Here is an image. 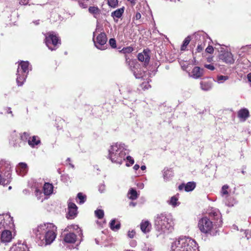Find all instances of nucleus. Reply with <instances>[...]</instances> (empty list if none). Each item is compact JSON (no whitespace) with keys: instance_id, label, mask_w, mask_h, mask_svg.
I'll return each mask as SVG.
<instances>
[{"instance_id":"obj_23","label":"nucleus","mask_w":251,"mask_h":251,"mask_svg":"<svg viewBox=\"0 0 251 251\" xmlns=\"http://www.w3.org/2000/svg\"><path fill=\"white\" fill-rule=\"evenodd\" d=\"M221 216L219 211H212L209 213V217L208 218H202L201 220H209L211 219L212 220H218L221 218Z\"/></svg>"},{"instance_id":"obj_8","label":"nucleus","mask_w":251,"mask_h":251,"mask_svg":"<svg viewBox=\"0 0 251 251\" xmlns=\"http://www.w3.org/2000/svg\"><path fill=\"white\" fill-rule=\"evenodd\" d=\"M30 134L26 132H24L20 134V138L15 139L13 141V145L15 147H21L26 144L28 142Z\"/></svg>"},{"instance_id":"obj_63","label":"nucleus","mask_w":251,"mask_h":251,"mask_svg":"<svg viewBox=\"0 0 251 251\" xmlns=\"http://www.w3.org/2000/svg\"><path fill=\"white\" fill-rule=\"evenodd\" d=\"M140 166L138 164H135L134 167H133V169L135 170H137L139 169Z\"/></svg>"},{"instance_id":"obj_52","label":"nucleus","mask_w":251,"mask_h":251,"mask_svg":"<svg viewBox=\"0 0 251 251\" xmlns=\"http://www.w3.org/2000/svg\"><path fill=\"white\" fill-rule=\"evenodd\" d=\"M29 0H20L19 4L21 5H25L28 3Z\"/></svg>"},{"instance_id":"obj_20","label":"nucleus","mask_w":251,"mask_h":251,"mask_svg":"<svg viewBox=\"0 0 251 251\" xmlns=\"http://www.w3.org/2000/svg\"><path fill=\"white\" fill-rule=\"evenodd\" d=\"M28 144L31 148H34L36 146L41 144V141L38 136L34 135L31 137H29Z\"/></svg>"},{"instance_id":"obj_18","label":"nucleus","mask_w":251,"mask_h":251,"mask_svg":"<svg viewBox=\"0 0 251 251\" xmlns=\"http://www.w3.org/2000/svg\"><path fill=\"white\" fill-rule=\"evenodd\" d=\"M191 74L193 78L197 79L203 76V70L199 67L196 66L193 69Z\"/></svg>"},{"instance_id":"obj_24","label":"nucleus","mask_w":251,"mask_h":251,"mask_svg":"<svg viewBox=\"0 0 251 251\" xmlns=\"http://www.w3.org/2000/svg\"><path fill=\"white\" fill-rule=\"evenodd\" d=\"M28 66L29 63L27 61H21L18 67L21 70L20 73L24 74H25L26 73H28Z\"/></svg>"},{"instance_id":"obj_14","label":"nucleus","mask_w":251,"mask_h":251,"mask_svg":"<svg viewBox=\"0 0 251 251\" xmlns=\"http://www.w3.org/2000/svg\"><path fill=\"white\" fill-rule=\"evenodd\" d=\"M201 89L204 91H208L212 87V81L210 78H203L200 82Z\"/></svg>"},{"instance_id":"obj_7","label":"nucleus","mask_w":251,"mask_h":251,"mask_svg":"<svg viewBox=\"0 0 251 251\" xmlns=\"http://www.w3.org/2000/svg\"><path fill=\"white\" fill-rule=\"evenodd\" d=\"M50 227L53 228V224L47 223L38 226L33 229V232L37 237L41 239V235H44L48 228H50Z\"/></svg>"},{"instance_id":"obj_28","label":"nucleus","mask_w":251,"mask_h":251,"mask_svg":"<svg viewBox=\"0 0 251 251\" xmlns=\"http://www.w3.org/2000/svg\"><path fill=\"white\" fill-rule=\"evenodd\" d=\"M109 226L111 230L116 231L120 228L121 224L119 221H111Z\"/></svg>"},{"instance_id":"obj_59","label":"nucleus","mask_w":251,"mask_h":251,"mask_svg":"<svg viewBox=\"0 0 251 251\" xmlns=\"http://www.w3.org/2000/svg\"><path fill=\"white\" fill-rule=\"evenodd\" d=\"M142 85H143L144 88H146V89H148V87L149 86H150V85L149 84H148V83H143Z\"/></svg>"},{"instance_id":"obj_30","label":"nucleus","mask_w":251,"mask_h":251,"mask_svg":"<svg viewBox=\"0 0 251 251\" xmlns=\"http://www.w3.org/2000/svg\"><path fill=\"white\" fill-rule=\"evenodd\" d=\"M127 195L128 198L131 200H136L139 196L136 190L132 188L129 190Z\"/></svg>"},{"instance_id":"obj_36","label":"nucleus","mask_w":251,"mask_h":251,"mask_svg":"<svg viewBox=\"0 0 251 251\" xmlns=\"http://www.w3.org/2000/svg\"><path fill=\"white\" fill-rule=\"evenodd\" d=\"M133 50L134 49L132 47L129 46L123 48L122 50H120V52L126 54L132 52Z\"/></svg>"},{"instance_id":"obj_38","label":"nucleus","mask_w":251,"mask_h":251,"mask_svg":"<svg viewBox=\"0 0 251 251\" xmlns=\"http://www.w3.org/2000/svg\"><path fill=\"white\" fill-rule=\"evenodd\" d=\"M9 219H13L9 213L2 214L0 215V220H9Z\"/></svg>"},{"instance_id":"obj_15","label":"nucleus","mask_w":251,"mask_h":251,"mask_svg":"<svg viewBox=\"0 0 251 251\" xmlns=\"http://www.w3.org/2000/svg\"><path fill=\"white\" fill-rule=\"evenodd\" d=\"M12 179L11 175H3L0 173V185L3 186H6L11 183Z\"/></svg>"},{"instance_id":"obj_27","label":"nucleus","mask_w":251,"mask_h":251,"mask_svg":"<svg viewBox=\"0 0 251 251\" xmlns=\"http://www.w3.org/2000/svg\"><path fill=\"white\" fill-rule=\"evenodd\" d=\"M87 200V196L86 195L83 194L81 192H79L77 194L76 198V202L79 204H82L84 203Z\"/></svg>"},{"instance_id":"obj_13","label":"nucleus","mask_w":251,"mask_h":251,"mask_svg":"<svg viewBox=\"0 0 251 251\" xmlns=\"http://www.w3.org/2000/svg\"><path fill=\"white\" fill-rule=\"evenodd\" d=\"M11 166L10 164L4 160L0 161V173L3 175H11Z\"/></svg>"},{"instance_id":"obj_35","label":"nucleus","mask_w":251,"mask_h":251,"mask_svg":"<svg viewBox=\"0 0 251 251\" xmlns=\"http://www.w3.org/2000/svg\"><path fill=\"white\" fill-rule=\"evenodd\" d=\"M95 215L97 218L101 219L103 218L104 211L102 209H97L95 211Z\"/></svg>"},{"instance_id":"obj_41","label":"nucleus","mask_w":251,"mask_h":251,"mask_svg":"<svg viewBox=\"0 0 251 251\" xmlns=\"http://www.w3.org/2000/svg\"><path fill=\"white\" fill-rule=\"evenodd\" d=\"M228 188L229 187L227 185H225L222 187L221 193L223 195H227L228 194L227 191Z\"/></svg>"},{"instance_id":"obj_5","label":"nucleus","mask_w":251,"mask_h":251,"mask_svg":"<svg viewBox=\"0 0 251 251\" xmlns=\"http://www.w3.org/2000/svg\"><path fill=\"white\" fill-rule=\"evenodd\" d=\"M219 225L218 226L215 222L213 223L212 221H199L198 226L201 232L204 233H208L212 230L216 229Z\"/></svg>"},{"instance_id":"obj_46","label":"nucleus","mask_w":251,"mask_h":251,"mask_svg":"<svg viewBox=\"0 0 251 251\" xmlns=\"http://www.w3.org/2000/svg\"><path fill=\"white\" fill-rule=\"evenodd\" d=\"M135 234L134 230H129L127 233V236L130 238H133Z\"/></svg>"},{"instance_id":"obj_33","label":"nucleus","mask_w":251,"mask_h":251,"mask_svg":"<svg viewBox=\"0 0 251 251\" xmlns=\"http://www.w3.org/2000/svg\"><path fill=\"white\" fill-rule=\"evenodd\" d=\"M179 194H177L176 195L171 197L169 203L173 206L174 207L176 206L177 205V201L178 200Z\"/></svg>"},{"instance_id":"obj_43","label":"nucleus","mask_w":251,"mask_h":251,"mask_svg":"<svg viewBox=\"0 0 251 251\" xmlns=\"http://www.w3.org/2000/svg\"><path fill=\"white\" fill-rule=\"evenodd\" d=\"M126 158L127 160L130 163V164H128L127 163H126V165L127 166H129L132 165H133L134 164V160L130 156H127L126 157Z\"/></svg>"},{"instance_id":"obj_39","label":"nucleus","mask_w":251,"mask_h":251,"mask_svg":"<svg viewBox=\"0 0 251 251\" xmlns=\"http://www.w3.org/2000/svg\"><path fill=\"white\" fill-rule=\"evenodd\" d=\"M68 228L70 229L73 228V229L75 230L79 229V230L77 231V232L79 234V235L82 234V231L80 229H79V227L77 225H73L70 226H68Z\"/></svg>"},{"instance_id":"obj_57","label":"nucleus","mask_w":251,"mask_h":251,"mask_svg":"<svg viewBox=\"0 0 251 251\" xmlns=\"http://www.w3.org/2000/svg\"><path fill=\"white\" fill-rule=\"evenodd\" d=\"M8 222V224L10 226V228L13 227L14 226V225L13 223V221H7Z\"/></svg>"},{"instance_id":"obj_61","label":"nucleus","mask_w":251,"mask_h":251,"mask_svg":"<svg viewBox=\"0 0 251 251\" xmlns=\"http://www.w3.org/2000/svg\"><path fill=\"white\" fill-rule=\"evenodd\" d=\"M247 78H248L249 81L251 82V73L248 74Z\"/></svg>"},{"instance_id":"obj_22","label":"nucleus","mask_w":251,"mask_h":251,"mask_svg":"<svg viewBox=\"0 0 251 251\" xmlns=\"http://www.w3.org/2000/svg\"><path fill=\"white\" fill-rule=\"evenodd\" d=\"M21 70H20V68H18L17 70V82L19 86L22 85L24 82L25 80V78L26 77V75L25 74H20Z\"/></svg>"},{"instance_id":"obj_50","label":"nucleus","mask_w":251,"mask_h":251,"mask_svg":"<svg viewBox=\"0 0 251 251\" xmlns=\"http://www.w3.org/2000/svg\"><path fill=\"white\" fill-rule=\"evenodd\" d=\"M83 1H78L79 6L83 8H86L87 7V5Z\"/></svg>"},{"instance_id":"obj_49","label":"nucleus","mask_w":251,"mask_h":251,"mask_svg":"<svg viewBox=\"0 0 251 251\" xmlns=\"http://www.w3.org/2000/svg\"><path fill=\"white\" fill-rule=\"evenodd\" d=\"M204 67L211 71H213L215 70L214 66L212 64H205L204 65Z\"/></svg>"},{"instance_id":"obj_53","label":"nucleus","mask_w":251,"mask_h":251,"mask_svg":"<svg viewBox=\"0 0 251 251\" xmlns=\"http://www.w3.org/2000/svg\"><path fill=\"white\" fill-rule=\"evenodd\" d=\"M141 18V14L139 12H136L134 19L136 20H138L140 19Z\"/></svg>"},{"instance_id":"obj_44","label":"nucleus","mask_w":251,"mask_h":251,"mask_svg":"<svg viewBox=\"0 0 251 251\" xmlns=\"http://www.w3.org/2000/svg\"><path fill=\"white\" fill-rule=\"evenodd\" d=\"M143 251H152L153 248L151 245L145 244L143 249Z\"/></svg>"},{"instance_id":"obj_64","label":"nucleus","mask_w":251,"mask_h":251,"mask_svg":"<svg viewBox=\"0 0 251 251\" xmlns=\"http://www.w3.org/2000/svg\"><path fill=\"white\" fill-rule=\"evenodd\" d=\"M213 60V57H208L207 58V61L208 62H210Z\"/></svg>"},{"instance_id":"obj_17","label":"nucleus","mask_w":251,"mask_h":251,"mask_svg":"<svg viewBox=\"0 0 251 251\" xmlns=\"http://www.w3.org/2000/svg\"><path fill=\"white\" fill-rule=\"evenodd\" d=\"M63 240L66 243H74L76 240V236L75 233L70 232L64 234Z\"/></svg>"},{"instance_id":"obj_32","label":"nucleus","mask_w":251,"mask_h":251,"mask_svg":"<svg viewBox=\"0 0 251 251\" xmlns=\"http://www.w3.org/2000/svg\"><path fill=\"white\" fill-rule=\"evenodd\" d=\"M88 11L93 14L95 17H96V15H99L100 12L97 6H90L88 8Z\"/></svg>"},{"instance_id":"obj_51","label":"nucleus","mask_w":251,"mask_h":251,"mask_svg":"<svg viewBox=\"0 0 251 251\" xmlns=\"http://www.w3.org/2000/svg\"><path fill=\"white\" fill-rule=\"evenodd\" d=\"M203 50V47L202 45H199L196 49V51L197 52H201Z\"/></svg>"},{"instance_id":"obj_25","label":"nucleus","mask_w":251,"mask_h":251,"mask_svg":"<svg viewBox=\"0 0 251 251\" xmlns=\"http://www.w3.org/2000/svg\"><path fill=\"white\" fill-rule=\"evenodd\" d=\"M124 7H123L122 8H119L111 13V16L113 18L114 20H115L116 18L119 19L122 16L124 12Z\"/></svg>"},{"instance_id":"obj_31","label":"nucleus","mask_w":251,"mask_h":251,"mask_svg":"<svg viewBox=\"0 0 251 251\" xmlns=\"http://www.w3.org/2000/svg\"><path fill=\"white\" fill-rule=\"evenodd\" d=\"M196 186V183L193 181L187 182L185 185V191L186 192H190L193 191Z\"/></svg>"},{"instance_id":"obj_4","label":"nucleus","mask_w":251,"mask_h":251,"mask_svg":"<svg viewBox=\"0 0 251 251\" xmlns=\"http://www.w3.org/2000/svg\"><path fill=\"white\" fill-rule=\"evenodd\" d=\"M154 225L157 230L164 233L171 232L174 229L173 221H155Z\"/></svg>"},{"instance_id":"obj_54","label":"nucleus","mask_w":251,"mask_h":251,"mask_svg":"<svg viewBox=\"0 0 251 251\" xmlns=\"http://www.w3.org/2000/svg\"><path fill=\"white\" fill-rule=\"evenodd\" d=\"M171 172L170 170H167L166 171H164V174H163V176H164V178H166L167 179L168 178V174Z\"/></svg>"},{"instance_id":"obj_11","label":"nucleus","mask_w":251,"mask_h":251,"mask_svg":"<svg viewBox=\"0 0 251 251\" xmlns=\"http://www.w3.org/2000/svg\"><path fill=\"white\" fill-rule=\"evenodd\" d=\"M149 50H144L140 53H139L137 56L138 59L139 61L144 62V66L147 67L150 61Z\"/></svg>"},{"instance_id":"obj_6","label":"nucleus","mask_w":251,"mask_h":251,"mask_svg":"<svg viewBox=\"0 0 251 251\" xmlns=\"http://www.w3.org/2000/svg\"><path fill=\"white\" fill-rule=\"evenodd\" d=\"M56 228V227L54 225L53 228L52 227H50V228H48L43 238V240L45 241V245L50 244L55 240L56 236L55 233Z\"/></svg>"},{"instance_id":"obj_9","label":"nucleus","mask_w":251,"mask_h":251,"mask_svg":"<svg viewBox=\"0 0 251 251\" xmlns=\"http://www.w3.org/2000/svg\"><path fill=\"white\" fill-rule=\"evenodd\" d=\"M219 60L226 64H232L234 62V59L232 53L228 51L221 50L218 55Z\"/></svg>"},{"instance_id":"obj_34","label":"nucleus","mask_w":251,"mask_h":251,"mask_svg":"<svg viewBox=\"0 0 251 251\" xmlns=\"http://www.w3.org/2000/svg\"><path fill=\"white\" fill-rule=\"evenodd\" d=\"M191 41V38L190 36H187L186 37L183 41V44L180 48V50L181 51L185 50L187 48V46L190 43Z\"/></svg>"},{"instance_id":"obj_56","label":"nucleus","mask_w":251,"mask_h":251,"mask_svg":"<svg viewBox=\"0 0 251 251\" xmlns=\"http://www.w3.org/2000/svg\"><path fill=\"white\" fill-rule=\"evenodd\" d=\"M56 122L57 123H62L64 122V120L61 118H59L56 120Z\"/></svg>"},{"instance_id":"obj_16","label":"nucleus","mask_w":251,"mask_h":251,"mask_svg":"<svg viewBox=\"0 0 251 251\" xmlns=\"http://www.w3.org/2000/svg\"><path fill=\"white\" fill-rule=\"evenodd\" d=\"M11 232L9 230H5L1 234V242L2 243H8L12 240Z\"/></svg>"},{"instance_id":"obj_29","label":"nucleus","mask_w":251,"mask_h":251,"mask_svg":"<svg viewBox=\"0 0 251 251\" xmlns=\"http://www.w3.org/2000/svg\"><path fill=\"white\" fill-rule=\"evenodd\" d=\"M126 61L127 65H128L132 71H134L133 69H135L137 66L139 65L138 63L134 60L130 61L128 60L129 58L127 57V55H125Z\"/></svg>"},{"instance_id":"obj_60","label":"nucleus","mask_w":251,"mask_h":251,"mask_svg":"<svg viewBox=\"0 0 251 251\" xmlns=\"http://www.w3.org/2000/svg\"><path fill=\"white\" fill-rule=\"evenodd\" d=\"M158 218L159 219H161L162 220V219H165L166 218V217L163 214H161L159 216H158Z\"/></svg>"},{"instance_id":"obj_62","label":"nucleus","mask_w":251,"mask_h":251,"mask_svg":"<svg viewBox=\"0 0 251 251\" xmlns=\"http://www.w3.org/2000/svg\"><path fill=\"white\" fill-rule=\"evenodd\" d=\"M130 245H131V246L132 247H134V246H136V243L135 241H134V240L132 241L131 242V243H130Z\"/></svg>"},{"instance_id":"obj_21","label":"nucleus","mask_w":251,"mask_h":251,"mask_svg":"<svg viewBox=\"0 0 251 251\" xmlns=\"http://www.w3.org/2000/svg\"><path fill=\"white\" fill-rule=\"evenodd\" d=\"M53 186L52 184L48 182L45 183L43 186L44 193L46 196L51 194L53 192Z\"/></svg>"},{"instance_id":"obj_45","label":"nucleus","mask_w":251,"mask_h":251,"mask_svg":"<svg viewBox=\"0 0 251 251\" xmlns=\"http://www.w3.org/2000/svg\"><path fill=\"white\" fill-rule=\"evenodd\" d=\"M207 53L212 54L214 52V48L212 46L209 45L205 49Z\"/></svg>"},{"instance_id":"obj_2","label":"nucleus","mask_w":251,"mask_h":251,"mask_svg":"<svg viewBox=\"0 0 251 251\" xmlns=\"http://www.w3.org/2000/svg\"><path fill=\"white\" fill-rule=\"evenodd\" d=\"M126 156V150L117 145L111 146L109 150L108 158L113 163L121 164L125 160Z\"/></svg>"},{"instance_id":"obj_48","label":"nucleus","mask_w":251,"mask_h":251,"mask_svg":"<svg viewBox=\"0 0 251 251\" xmlns=\"http://www.w3.org/2000/svg\"><path fill=\"white\" fill-rule=\"evenodd\" d=\"M228 79V76L225 75H220L218 76V81H221L222 80H226Z\"/></svg>"},{"instance_id":"obj_58","label":"nucleus","mask_w":251,"mask_h":251,"mask_svg":"<svg viewBox=\"0 0 251 251\" xmlns=\"http://www.w3.org/2000/svg\"><path fill=\"white\" fill-rule=\"evenodd\" d=\"M42 194V192L41 191L38 189H36V190H35V194L37 196L38 195H41Z\"/></svg>"},{"instance_id":"obj_42","label":"nucleus","mask_w":251,"mask_h":251,"mask_svg":"<svg viewBox=\"0 0 251 251\" xmlns=\"http://www.w3.org/2000/svg\"><path fill=\"white\" fill-rule=\"evenodd\" d=\"M106 224V221H97V225L100 228L104 227Z\"/></svg>"},{"instance_id":"obj_1","label":"nucleus","mask_w":251,"mask_h":251,"mask_svg":"<svg viewBox=\"0 0 251 251\" xmlns=\"http://www.w3.org/2000/svg\"><path fill=\"white\" fill-rule=\"evenodd\" d=\"M196 241L187 237H180L174 241L170 251H199Z\"/></svg>"},{"instance_id":"obj_19","label":"nucleus","mask_w":251,"mask_h":251,"mask_svg":"<svg viewBox=\"0 0 251 251\" xmlns=\"http://www.w3.org/2000/svg\"><path fill=\"white\" fill-rule=\"evenodd\" d=\"M140 229L143 232L147 233L149 232L151 228V225L149 221L142 222L140 225Z\"/></svg>"},{"instance_id":"obj_10","label":"nucleus","mask_w":251,"mask_h":251,"mask_svg":"<svg viewBox=\"0 0 251 251\" xmlns=\"http://www.w3.org/2000/svg\"><path fill=\"white\" fill-rule=\"evenodd\" d=\"M107 40L106 34L104 32H101L97 36L96 41H94V43L98 49L104 50V48H102V46L106 44Z\"/></svg>"},{"instance_id":"obj_55","label":"nucleus","mask_w":251,"mask_h":251,"mask_svg":"<svg viewBox=\"0 0 251 251\" xmlns=\"http://www.w3.org/2000/svg\"><path fill=\"white\" fill-rule=\"evenodd\" d=\"M178 188L180 191L182 190L183 188L185 189V184L184 183H182L181 184L178 186Z\"/></svg>"},{"instance_id":"obj_3","label":"nucleus","mask_w":251,"mask_h":251,"mask_svg":"<svg viewBox=\"0 0 251 251\" xmlns=\"http://www.w3.org/2000/svg\"><path fill=\"white\" fill-rule=\"evenodd\" d=\"M45 43L51 50H54L58 48V45L61 44L59 37L53 32H49L46 34Z\"/></svg>"},{"instance_id":"obj_40","label":"nucleus","mask_w":251,"mask_h":251,"mask_svg":"<svg viewBox=\"0 0 251 251\" xmlns=\"http://www.w3.org/2000/svg\"><path fill=\"white\" fill-rule=\"evenodd\" d=\"M109 44L112 48L116 49L117 48L116 41L114 38H110Z\"/></svg>"},{"instance_id":"obj_37","label":"nucleus","mask_w":251,"mask_h":251,"mask_svg":"<svg viewBox=\"0 0 251 251\" xmlns=\"http://www.w3.org/2000/svg\"><path fill=\"white\" fill-rule=\"evenodd\" d=\"M107 3L110 7L115 8L118 6V0H107Z\"/></svg>"},{"instance_id":"obj_12","label":"nucleus","mask_w":251,"mask_h":251,"mask_svg":"<svg viewBox=\"0 0 251 251\" xmlns=\"http://www.w3.org/2000/svg\"><path fill=\"white\" fill-rule=\"evenodd\" d=\"M68 214L67 218L73 219L76 217L77 214V207L75 203L70 202L68 205Z\"/></svg>"},{"instance_id":"obj_47","label":"nucleus","mask_w":251,"mask_h":251,"mask_svg":"<svg viewBox=\"0 0 251 251\" xmlns=\"http://www.w3.org/2000/svg\"><path fill=\"white\" fill-rule=\"evenodd\" d=\"M19 166L20 168L23 170V171H26V169L27 168V164L25 163H20L19 164Z\"/></svg>"},{"instance_id":"obj_26","label":"nucleus","mask_w":251,"mask_h":251,"mask_svg":"<svg viewBox=\"0 0 251 251\" xmlns=\"http://www.w3.org/2000/svg\"><path fill=\"white\" fill-rule=\"evenodd\" d=\"M249 112L247 109L243 108L240 110L238 112V116L239 118L244 121L249 117Z\"/></svg>"}]
</instances>
